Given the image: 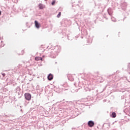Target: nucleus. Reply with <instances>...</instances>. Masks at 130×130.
I'll use <instances>...</instances> for the list:
<instances>
[{
    "mask_svg": "<svg viewBox=\"0 0 130 130\" xmlns=\"http://www.w3.org/2000/svg\"><path fill=\"white\" fill-rule=\"evenodd\" d=\"M61 50V47L59 45H56L52 48H50L48 50V55L51 57V58H55L60 51Z\"/></svg>",
    "mask_w": 130,
    "mask_h": 130,
    "instance_id": "nucleus-1",
    "label": "nucleus"
},
{
    "mask_svg": "<svg viewBox=\"0 0 130 130\" xmlns=\"http://www.w3.org/2000/svg\"><path fill=\"white\" fill-rule=\"evenodd\" d=\"M24 96L26 100H28V101L31 100V94L29 93H26L24 94Z\"/></svg>",
    "mask_w": 130,
    "mask_h": 130,
    "instance_id": "nucleus-2",
    "label": "nucleus"
},
{
    "mask_svg": "<svg viewBox=\"0 0 130 130\" xmlns=\"http://www.w3.org/2000/svg\"><path fill=\"white\" fill-rule=\"evenodd\" d=\"M87 124L88 126H89V127H93V126H94L95 124V123L94 122V121L90 120L88 122Z\"/></svg>",
    "mask_w": 130,
    "mask_h": 130,
    "instance_id": "nucleus-3",
    "label": "nucleus"
},
{
    "mask_svg": "<svg viewBox=\"0 0 130 130\" xmlns=\"http://www.w3.org/2000/svg\"><path fill=\"white\" fill-rule=\"evenodd\" d=\"M47 79L48 81H52L53 80V75L52 74L50 73L47 76Z\"/></svg>",
    "mask_w": 130,
    "mask_h": 130,
    "instance_id": "nucleus-4",
    "label": "nucleus"
},
{
    "mask_svg": "<svg viewBox=\"0 0 130 130\" xmlns=\"http://www.w3.org/2000/svg\"><path fill=\"white\" fill-rule=\"evenodd\" d=\"M68 78L69 81H71V82H73V81H74V78L73 77V76H72V75L68 74Z\"/></svg>",
    "mask_w": 130,
    "mask_h": 130,
    "instance_id": "nucleus-5",
    "label": "nucleus"
},
{
    "mask_svg": "<svg viewBox=\"0 0 130 130\" xmlns=\"http://www.w3.org/2000/svg\"><path fill=\"white\" fill-rule=\"evenodd\" d=\"M35 24L36 28H37L38 29L40 28V24H39V23L38 22V21H37V20L35 21Z\"/></svg>",
    "mask_w": 130,
    "mask_h": 130,
    "instance_id": "nucleus-6",
    "label": "nucleus"
},
{
    "mask_svg": "<svg viewBox=\"0 0 130 130\" xmlns=\"http://www.w3.org/2000/svg\"><path fill=\"white\" fill-rule=\"evenodd\" d=\"M39 8L40 10H43V9H44V8H45V6H44L42 4H40L39 5Z\"/></svg>",
    "mask_w": 130,
    "mask_h": 130,
    "instance_id": "nucleus-7",
    "label": "nucleus"
},
{
    "mask_svg": "<svg viewBox=\"0 0 130 130\" xmlns=\"http://www.w3.org/2000/svg\"><path fill=\"white\" fill-rule=\"evenodd\" d=\"M122 9L123 11H125V8H126V4L125 3H123L121 5Z\"/></svg>",
    "mask_w": 130,
    "mask_h": 130,
    "instance_id": "nucleus-8",
    "label": "nucleus"
},
{
    "mask_svg": "<svg viewBox=\"0 0 130 130\" xmlns=\"http://www.w3.org/2000/svg\"><path fill=\"white\" fill-rule=\"evenodd\" d=\"M107 12L109 16H111V15H112V10H111V8H109L107 10Z\"/></svg>",
    "mask_w": 130,
    "mask_h": 130,
    "instance_id": "nucleus-9",
    "label": "nucleus"
},
{
    "mask_svg": "<svg viewBox=\"0 0 130 130\" xmlns=\"http://www.w3.org/2000/svg\"><path fill=\"white\" fill-rule=\"evenodd\" d=\"M35 60H42V57L37 56V57H35Z\"/></svg>",
    "mask_w": 130,
    "mask_h": 130,
    "instance_id": "nucleus-10",
    "label": "nucleus"
},
{
    "mask_svg": "<svg viewBox=\"0 0 130 130\" xmlns=\"http://www.w3.org/2000/svg\"><path fill=\"white\" fill-rule=\"evenodd\" d=\"M112 117H113V118L116 117V114L115 113V112H113L112 113Z\"/></svg>",
    "mask_w": 130,
    "mask_h": 130,
    "instance_id": "nucleus-11",
    "label": "nucleus"
},
{
    "mask_svg": "<svg viewBox=\"0 0 130 130\" xmlns=\"http://www.w3.org/2000/svg\"><path fill=\"white\" fill-rule=\"evenodd\" d=\"M127 71L130 72V63H128L127 64Z\"/></svg>",
    "mask_w": 130,
    "mask_h": 130,
    "instance_id": "nucleus-12",
    "label": "nucleus"
},
{
    "mask_svg": "<svg viewBox=\"0 0 130 130\" xmlns=\"http://www.w3.org/2000/svg\"><path fill=\"white\" fill-rule=\"evenodd\" d=\"M111 20L113 21V22H116V19H115L114 18V17H111Z\"/></svg>",
    "mask_w": 130,
    "mask_h": 130,
    "instance_id": "nucleus-13",
    "label": "nucleus"
},
{
    "mask_svg": "<svg viewBox=\"0 0 130 130\" xmlns=\"http://www.w3.org/2000/svg\"><path fill=\"white\" fill-rule=\"evenodd\" d=\"M61 15V12H59L57 16V18L60 17Z\"/></svg>",
    "mask_w": 130,
    "mask_h": 130,
    "instance_id": "nucleus-14",
    "label": "nucleus"
},
{
    "mask_svg": "<svg viewBox=\"0 0 130 130\" xmlns=\"http://www.w3.org/2000/svg\"><path fill=\"white\" fill-rule=\"evenodd\" d=\"M62 86L64 87H67L68 86V83H64L63 84H62Z\"/></svg>",
    "mask_w": 130,
    "mask_h": 130,
    "instance_id": "nucleus-15",
    "label": "nucleus"
},
{
    "mask_svg": "<svg viewBox=\"0 0 130 130\" xmlns=\"http://www.w3.org/2000/svg\"><path fill=\"white\" fill-rule=\"evenodd\" d=\"M6 92V91H7V89H6V88H3L1 89V92Z\"/></svg>",
    "mask_w": 130,
    "mask_h": 130,
    "instance_id": "nucleus-16",
    "label": "nucleus"
},
{
    "mask_svg": "<svg viewBox=\"0 0 130 130\" xmlns=\"http://www.w3.org/2000/svg\"><path fill=\"white\" fill-rule=\"evenodd\" d=\"M55 4V1H53L51 3V5H52V6H54Z\"/></svg>",
    "mask_w": 130,
    "mask_h": 130,
    "instance_id": "nucleus-17",
    "label": "nucleus"
},
{
    "mask_svg": "<svg viewBox=\"0 0 130 130\" xmlns=\"http://www.w3.org/2000/svg\"><path fill=\"white\" fill-rule=\"evenodd\" d=\"M68 40H73V39L71 38L69 36H68Z\"/></svg>",
    "mask_w": 130,
    "mask_h": 130,
    "instance_id": "nucleus-18",
    "label": "nucleus"
},
{
    "mask_svg": "<svg viewBox=\"0 0 130 130\" xmlns=\"http://www.w3.org/2000/svg\"><path fill=\"white\" fill-rule=\"evenodd\" d=\"M2 76L3 77H5L6 76V74L5 73H2Z\"/></svg>",
    "mask_w": 130,
    "mask_h": 130,
    "instance_id": "nucleus-19",
    "label": "nucleus"
},
{
    "mask_svg": "<svg viewBox=\"0 0 130 130\" xmlns=\"http://www.w3.org/2000/svg\"><path fill=\"white\" fill-rule=\"evenodd\" d=\"M104 18H105L106 20H107L108 19V18H106V15H104Z\"/></svg>",
    "mask_w": 130,
    "mask_h": 130,
    "instance_id": "nucleus-20",
    "label": "nucleus"
},
{
    "mask_svg": "<svg viewBox=\"0 0 130 130\" xmlns=\"http://www.w3.org/2000/svg\"><path fill=\"white\" fill-rule=\"evenodd\" d=\"M21 52L22 53V54H23V53H24V50H22Z\"/></svg>",
    "mask_w": 130,
    "mask_h": 130,
    "instance_id": "nucleus-21",
    "label": "nucleus"
},
{
    "mask_svg": "<svg viewBox=\"0 0 130 130\" xmlns=\"http://www.w3.org/2000/svg\"><path fill=\"white\" fill-rule=\"evenodd\" d=\"M2 15V11H0V16Z\"/></svg>",
    "mask_w": 130,
    "mask_h": 130,
    "instance_id": "nucleus-22",
    "label": "nucleus"
},
{
    "mask_svg": "<svg viewBox=\"0 0 130 130\" xmlns=\"http://www.w3.org/2000/svg\"><path fill=\"white\" fill-rule=\"evenodd\" d=\"M66 90H68V89H66Z\"/></svg>",
    "mask_w": 130,
    "mask_h": 130,
    "instance_id": "nucleus-23",
    "label": "nucleus"
}]
</instances>
